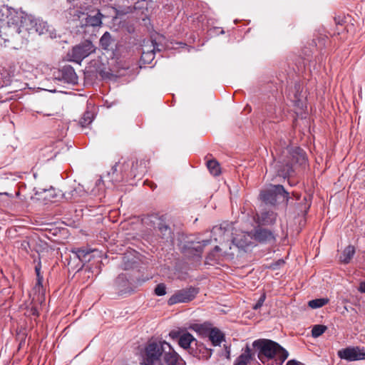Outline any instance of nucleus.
I'll use <instances>...</instances> for the list:
<instances>
[{"instance_id":"obj_29","label":"nucleus","mask_w":365,"mask_h":365,"mask_svg":"<svg viewBox=\"0 0 365 365\" xmlns=\"http://www.w3.org/2000/svg\"><path fill=\"white\" fill-rule=\"evenodd\" d=\"M228 226V224H225V226L223 225H220L219 226L213 227L211 232L216 241L217 240V236L221 237L225 235V232L227 231Z\"/></svg>"},{"instance_id":"obj_17","label":"nucleus","mask_w":365,"mask_h":365,"mask_svg":"<svg viewBox=\"0 0 365 365\" xmlns=\"http://www.w3.org/2000/svg\"><path fill=\"white\" fill-rule=\"evenodd\" d=\"M61 78L62 79L68 83L75 84L77 83L78 76L71 66H65L62 68L61 71Z\"/></svg>"},{"instance_id":"obj_30","label":"nucleus","mask_w":365,"mask_h":365,"mask_svg":"<svg viewBox=\"0 0 365 365\" xmlns=\"http://www.w3.org/2000/svg\"><path fill=\"white\" fill-rule=\"evenodd\" d=\"M329 300L327 298L315 299L310 300L308 302V305L312 309H317L329 303Z\"/></svg>"},{"instance_id":"obj_36","label":"nucleus","mask_w":365,"mask_h":365,"mask_svg":"<svg viewBox=\"0 0 365 365\" xmlns=\"http://www.w3.org/2000/svg\"><path fill=\"white\" fill-rule=\"evenodd\" d=\"M265 299H266L265 294H262L260 296V297L259 298L257 302L253 306V309L255 310L259 309L262 306Z\"/></svg>"},{"instance_id":"obj_15","label":"nucleus","mask_w":365,"mask_h":365,"mask_svg":"<svg viewBox=\"0 0 365 365\" xmlns=\"http://www.w3.org/2000/svg\"><path fill=\"white\" fill-rule=\"evenodd\" d=\"M100 46L105 51H113L116 47L115 38L108 31L105 32L100 38Z\"/></svg>"},{"instance_id":"obj_26","label":"nucleus","mask_w":365,"mask_h":365,"mask_svg":"<svg viewBox=\"0 0 365 365\" xmlns=\"http://www.w3.org/2000/svg\"><path fill=\"white\" fill-rule=\"evenodd\" d=\"M41 262H38V264L35 267V272L36 274V283L35 285V290L36 292H41L43 291V277L41 273Z\"/></svg>"},{"instance_id":"obj_45","label":"nucleus","mask_w":365,"mask_h":365,"mask_svg":"<svg viewBox=\"0 0 365 365\" xmlns=\"http://www.w3.org/2000/svg\"><path fill=\"white\" fill-rule=\"evenodd\" d=\"M4 14L0 11V23L3 21Z\"/></svg>"},{"instance_id":"obj_35","label":"nucleus","mask_w":365,"mask_h":365,"mask_svg":"<svg viewBox=\"0 0 365 365\" xmlns=\"http://www.w3.org/2000/svg\"><path fill=\"white\" fill-rule=\"evenodd\" d=\"M220 251V247L219 246H215L213 250L209 254V258L210 259H215L217 257H219L220 255H219L218 252Z\"/></svg>"},{"instance_id":"obj_7","label":"nucleus","mask_w":365,"mask_h":365,"mask_svg":"<svg viewBox=\"0 0 365 365\" xmlns=\"http://www.w3.org/2000/svg\"><path fill=\"white\" fill-rule=\"evenodd\" d=\"M338 356L348 361L365 360V348L360 346H349L341 349L337 352Z\"/></svg>"},{"instance_id":"obj_12","label":"nucleus","mask_w":365,"mask_h":365,"mask_svg":"<svg viewBox=\"0 0 365 365\" xmlns=\"http://www.w3.org/2000/svg\"><path fill=\"white\" fill-rule=\"evenodd\" d=\"M232 244L240 249L245 250V248L252 245L253 236L251 232H240L232 238Z\"/></svg>"},{"instance_id":"obj_44","label":"nucleus","mask_w":365,"mask_h":365,"mask_svg":"<svg viewBox=\"0 0 365 365\" xmlns=\"http://www.w3.org/2000/svg\"><path fill=\"white\" fill-rule=\"evenodd\" d=\"M119 165H120L119 164H116V165H115L113 167L112 170H113V173H114V172H115V171H117V168H118Z\"/></svg>"},{"instance_id":"obj_16","label":"nucleus","mask_w":365,"mask_h":365,"mask_svg":"<svg viewBox=\"0 0 365 365\" xmlns=\"http://www.w3.org/2000/svg\"><path fill=\"white\" fill-rule=\"evenodd\" d=\"M102 14L98 11L94 16L82 14L81 26H98L102 24Z\"/></svg>"},{"instance_id":"obj_42","label":"nucleus","mask_w":365,"mask_h":365,"mask_svg":"<svg viewBox=\"0 0 365 365\" xmlns=\"http://www.w3.org/2000/svg\"><path fill=\"white\" fill-rule=\"evenodd\" d=\"M327 36H321L318 39V43H319L320 46H323L324 45V41L327 39Z\"/></svg>"},{"instance_id":"obj_4","label":"nucleus","mask_w":365,"mask_h":365,"mask_svg":"<svg viewBox=\"0 0 365 365\" xmlns=\"http://www.w3.org/2000/svg\"><path fill=\"white\" fill-rule=\"evenodd\" d=\"M164 348V341H149L143 355L145 365H153L159 361Z\"/></svg>"},{"instance_id":"obj_2","label":"nucleus","mask_w":365,"mask_h":365,"mask_svg":"<svg viewBox=\"0 0 365 365\" xmlns=\"http://www.w3.org/2000/svg\"><path fill=\"white\" fill-rule=\"evenodd\" d=\"M143 223L158 232V235L166 241L173 240V231L171 227L168 225L163 217L157 215H151L145 217L143 220Z\"/></svg>"},{"instance_id":"obj_19","label":"nucleus","mask_w":365,"mask_h":365,"mask_svg":"<svg viewBox=\"0 0 365 365\" xmlns=\"http://www.w3.org/2000/svg\"><path fill=\"white\" fill-rule=\"evenodd\" d=\"M208 338L214 346H220L225 340V334L216 327H212Z\"/></svg>"},{"instance_id":"obj_40","label":"nucleus","mask_w":365,"mask_h":365,"mask_svg":"<svg viewBox=\"0 0 365 365\" xmlns=\"http://www.w3.org/2000/svg\"><path fill=\"white\" fill-rule=\"evenodd\" d=\"M286 365H302V364L295 359H292L288 361Z\"/></svg>"},{"instance_id":"obj_3","label":"nucleus","mask_w":365,"mask_h":365,"mask_svg":"<svg viewBox=\"0 0 365 365\" xmlns=\"http://www.w3.org/2000/svg\"><path fill=\"white\" fill-rule=\"evenodd\" d=\"M289 202V192L281 185H271L270 187L260 192V199L266 204L275 205L279 200Z\"/></svg>"},{"instance_id":"obj_11","label":"nucleus","mask_w":365,"mask_h":365,"mask_svg":"<svg viewBox=\"0 0 365 365\" xmlns=\"http://www.w3.org/2000/svg\"><path fill=\"white\" fill-rule=\"evenodd\" d=\"M253 240L262 243H274L276 241L275 235L270 230L262 227H257L253 232H252Z\"/></svg>"},{"instance_id":"obj_21","label":"nucleus","mask_w":365,"mask_h":365,"mask_svg":"<svg viewBox=\"0 0 365 365\" xmlns=\"http://www.w3.org/2000/svg\"><path fill=\"white\" fill-rule=\"evenodd\" d=\"M148 161L144 159H138V164L132 168L131 178H135L143 175L147 172Z\"/></svg>"},{"instance_id":"obj_50","label":"nucleus","mask_w":365,"mask_h":365,"mask_svg":"<svg viewBox=\"0 0 365 365\" xmlns=\"http://www.w3.org/2000/svg\"><path fill=\"white\" fill-rule=\"evenodd\" d=\"M40 34H42L43 33V30H41V31H39Z\"/></svg>"},{"instance_id":"obj_27","label":"nucleus","mask_w":365,"mask_h":365,"mask_svg":"<svg viewBox=\"0 0 365 365\" xmlns=\"http://www.w3.org/2000/svg\"><path fill=\"white\" fill-rule=\"evenodd\" d=\"M207 167L210 173L214 176H218L221 173L220 163L215 159L208 160Z\"/></svg>"},{"instance_id":"obj_23","label":"nucleus","mask_w":365,"mask_h":365,"mask_svg":"<svg viewBox=\"0 0 365 365\" xmlns=\"http://www.w3.org/2000/svg\"><path fill=\"white\" fill-rule=\"evenodd\" d=\"M152 43L153 46V48L151 51H143L141 56V61L145 63H150L151 61L154 58V53L155 51H161V46L158 44L155 41L153 40Z\"/></svg>"},{"instance_id":"obj_9","label":"nucleus","mask_w":365,"mask_h":365,"mask_svg":"<svg viewBox=\"0 0 365 365\" xmlns=\"http://www.w3.org/2000/svg\"><path fill=\"white\" fill-rule=\"evenodd\" d=\"M167 365H185V362L170 344L164 341L162 356Z\"/></svg>"},{"instance_id":"obj_43","label":"nucleus","mask_w":365,"mask_h":365,"mask_svg":"<svg viewBox=\"0 0 365 365\" xmlns=\"http://www.w3.org/2000/svg\"><path fill=\"white\" fill-rule=\"evenodd\" d=\"M31 314L34 316H37V317L38 316V312L36 307H32L31 309Z\"/></svg>"},{"instance_id":"obj_37","label":"nucleus","mask_w":365,"mask_h":365,"mask_svg":"<svg viewBox=\"0 0 365 365\" xmlns=\"http://www.w3.org/2000/svg\"><path fill=\"white\" fill-rule=\"evenodd\" d=\"M135 9L133 6H127V7H119L118 12L121 14H127L129 13H132Z\"/></svg>"},{"instance_id":"obj_41","label":"nucleus","mask_w":365,"mask_h":365,"mask_svg":"<svg viewBox=\"0 0 365 365\" xmlns=\"http://www.w3.org/2000/svg\"><path fill=\"white\" fill-rule=\"evenodd\" d=\"M358 290H359V292H360L361 293H365V281L361 282L359 284V288H358Z\"/></svg>"},{"instance_id":"obj_48","label":"nucleus","mask_w":365,"mask_h":365,"mask_svg":"<svg viewBox=\"0 0 365 365\" xmlns=\"http://www.w3.org/2000/svg\"><path fill=\"white\" fill-rule=\"evenodd\" d=\"M53 154H51V155L48 157V160H49V159L52 158H53Z\"/></svg>"},{"instance_id":"obj_8","label":"nucleus","mask_w":365,"mask_h":365,"mask_svg":"<svg viewBox=\"0 0 365 365\" xmlns=\"http://www.w3.org/2000/svg\"><path fill=\"white\" fill-rule=\"evenodd\" d=\"M115 289L119 295H130L135 292V287L126 274H121L115 280Z\"/></svg>"},{"instance_id":"obj_46","label":"nucleus","mask_w":365,"mask_h":365,"mask_svg":"<svg viewBox=\"0 0 365 365\" xmlns=\"http://www.w3.org/2000/svg\"><path fill=\"white\" fill-rule=\"evenodd\" d=\"M51 148H46L44 150H43L42 151L43 152H47L48 150H50Z\"/></svg>"},{"instance_id":"obj_14","label":"nucleus","mask_w":365,"mask_h":365,"mask_svg":"<svg viewBox=\"0 0 365 365\" xmlns=\"http://www.w3.org/2000/svg\"><path fill=\"white\" fill-rule=\"evenodd\" d=\"M277 175L284 178L290 176L294 171L292 164H290L289 159H283L279 161L276 165Z\"/></svg>"},{"instance_id":"obj_20","label":"nucleus","mask_w":365,"mask_h":365,"mask_svg":"<svg viewBox=\"0 0 365 365\" xmlns=\"http://www.w3.org/2000/svg\"><path fill=\"white\" fill-rule=\"evenodd\" d=\"M190 328L196 331L199 335L206 337L208 336L210 331L212 329V326L210 323L205 322L203 324H194Z\"/></svg>"},{"instance_id":"obj_39","label":"nucleus","mask_w":365,"mask_h":365,"mask_svg":"<svg viewBox=\"0 0 365 365\" xmlns=\"http://www.w3.org/2000/svg\"><path fill=\"white\" fill-rule=\"evenodd\" d=\"M335 24L338 26H343L344 23L345 22L344 18L341 16H337L334 18Z\"/></svg>"},{"instance_id":"obj_18","label":"nucleus","mask_w":365,"mask_h":365,"mask_svg":"<svg viewBox=\"0 0 365 365\" xmlns=\"http://www.w3.org/2000/svg\"><path fill=\"white\" fill-rule=\"evenodd\" d=\"M192 343L197 344V340L194 338V336L187 331L183 332L178 339L179 345L185 349H188L191 348V345Z\"/></svg>"},{"instance_id":"obj_25","label":"nucleus","mask_w":365,"mask_h":365,"mask_svg":"<svg viewBox=\"0 0 365 365\" xmlns=\"http://www.w3.org/2000/svg\"><path fill=\"white\" fill-rule=\"evenodd\" d=\"M251 358V349L247 346L244 353L236 359L234 365H247Z\"/></svg>"},{"instance_id":"obj_13","label":"nucleus","mask_w":365,"mask_h":365,"mask_svg":"<svg viewBox=\"0 0 365 365\" xmlns=\"http://www.w3.org/2000/svg\"><path fill=\"white\" fill-rule=\"evenodd\" d=\"M210 243V240H203L202 242L190 243L184 245L183 253L187 257H200L205 246Z\"/></svg>"},{"instance_id":"obj_33","label":"nucleus","mask_w":365,"mask_h":365,"mask_svg":"<svg viewBox=\"0 0 365 365\" xmlns=\"http://www.w3.org/2000/svg\"><path fill=\"white\" fill-rule=\"evenodd\" d=\"M77 257L81 261V262H89L90 258L88 257V255H90L91 252L83 250V249H78L75 252Z\"/></svg>"},{"instance_id":"obj_24","label":"nucleus","mask_w":365,"mask_h":365,"mask_svg":"<svg viewBox=\"0 0 365 365\" xmlns=\"http://www.w3.org/2000/svg\"><path fill=\"white\" fill-rule=\"evenodd\" d=\"M355 254V248L352 245L347 246L341 253L339 259L340 262L344 264H348L353 258Z\"/></svg>"},{"instance_id":"obj_31","label":"nucleus","mask_w":365,"mask_h":365,"mask_svg":"<svg viewBox=\"0 0 365 365\" xmlns=\"http://www.w3.org/2000/svg\"><path fill=\"white\" fill-rule=\"evenodd\" d=\"M327 329V327L323 324H316L312 327V336L317 338L322 335Z\"/></svg>"},{"instance_id":"obj_47","label":"nucleus","mask_w":365,"mask_h":365,"mask_svg":"<svg viewBox=\"0 0 365 365\" xmlns=\"http://www.w3.org/2000/svg\"><path fill=\"white\" fill-rule=\"evenodd\" d=\"M312 43H313L314 46H317V43L315 41V40H314V39L312 41Z\"/></svg>"},{"instance_id":"obj_38","label":"nucleus","mask_w":365,"mask_h":365,"mask_svg":"<svg viewBox=\"0 0 365 365\" xmlns=\"http://www.w3.org/2000/svg\"><path fill=\"white\" fill-rule=\"evenodd\" d=\"M184 331H172L170 332V336L173 338V339H176V338H178V339H180V336L183 333Z\"/></svg>"},{"instance_id":"obj_28","label":"nucleus","mask_w":365,"mask_h":365,"mask_svg":"<svg viewBox=\"0 0 365 365\" xmlns=\"http://www.w3.org/2000/svg\"><path fill=\"white\" fill-rule=\"evenodd\" d=\"M277 214L274 212L267 211L261 214V220L265 225H272L275 222Z\"/></svg>"},{"instance_id":"obj_22","label":"nucleus","mask_w":365,"mask_h":365,"mask_svg":"<svg viewBox=\"0 0 365 365\" xmlns=\"http://www.w3.org/2000/svg\"><path fill=\"white\" fill-rule=\"evenodd\" d=\"M135 164H138V158H130L124 160L120 165L121 172L128 178H131L132 168L134 167Z\"/></svg>"},{"instance_id":"obj_1","label":"nucleus","mask_w":365,"mask_h":365,"mask_svg":"<svg viewBox=\"0 0 365 365\" xmlns=\"http://www.w3.org/2000/svg\"><path fill=\"white\" fill-rule=\"evenodd\" d=\"M252 345L258 350L257 356L262 363L274 359L281 365L289 356L286 349L271 339H257L254 341Z\"/></svg>"},{"instance_id":"obj_34","label":"nucleus","mask_w":365,"mask_h":365,"mask_svg":"<svg viewBox=\"0 0 365 365\" xmlns=\"http://www.w3.org/2000/svg\"><path fill=\"white\" fill-rule=\"evenodd\" d=\"M155 294L157 296H163L166 294V286L163 283L158 284L155 288Z\"/></svg>"},{"instance_id":"obj_10","label":"nucleus","mask_w":365,"mask_h":365,"mask_svg":"<svg viewBox=\"0 0 365 365\" xmlns=\"http://www.w3.org/2000/svg\"><path fill=\"white\" fill-rule=\"evenodd\" d=\"M285 158L289 160V163L292 164L294 169L297 165L304 167L307 161L306 153L303 149L299 147L289 150Z\"/></svg>"},{"instance_id":"obj_6","label":"nucleus","mask_w":365,"mask_h":365,"mask_svg":"<svg viewBox=\"0 0 365 365\" xmlns=\"http://www.w3.org/2000/svg\"><path fill=\"white\" fill-rule=\"evenodd\" d=\"M197 293V289L192 287L178 290L168 299V304L172 306L179 303H187L193 300Z\"/></svg>"},{"instance_id":"obj_49","label":"nucleus","mask_w":365,"mask_h":365,"mask_svg":"<svg viewBox=\"0 0 365 365\" xmlns=\"http://www.w3.org/2000/svg\"><path fill=\"white\" fill-rule=\"evenodd\" d=\"M339 34H340V31H339V29H338L337 35H339Z\"/></svg>"},{"instance_id":"obj_5","label":"nucleus","mask_w":365,"mask_h":365,"mask_svg":"<svg viewBox=\"0 0 365 365\" xmlns=\"http://www.w3.org/2000/svg\"><path fill=\"white\" fill-rule=\"evenodd\" d=\"M96 49V48L92 42L86 40L73 48L71 53L69 54L71 61L81 63L85 58L94 53Z\"/></svg>"},{"instance_id":"obj_32","label":"nucleus","mask_w":365,"mask_h":365,"mask_svg":"<svg viewBox=\"0 0 365 365\" xmlns=\"http://www.w3.org/2000/svg\"><path fill=\"white\" fill-rule=\"evenodd\" d=\"M93 120V115L91 112H85L83 117L81 118L80 123L82 127H86L90 125Z\"/></svg>"}]
</instances>
